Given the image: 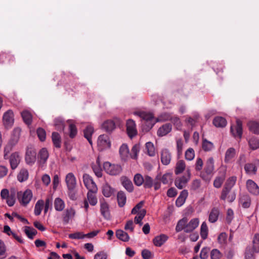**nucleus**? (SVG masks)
<instances>
[{"instance_id": "obj_1", "label": "nucleus", "mask_w": 259, "mask_h": 259, "mask_svg": "<svg viewBox=\"0 0 259 259\" xmlns=\"http://www.w3.org/2000/svg\"><path fill=\"white\" fill-rule=\"evenodd\" d=\"M65 183L67 187V193L71 200H76V191L75 188L77 182L74 175L72 172L67 174L65 177Z\"/></svg>"}, {"instance_id": "obj_2", "label": "nucleus", "mask_w": 259, "mask_h": 259, "mask_svg": "<svg viewBox=\"0 0 259 259\" xmlns=\"http://www.w3.org/2000/svg\"><path fill=\"white\" fill-rule=\"evenodd\" d=\"M214 169V159L212 157H209L207 160L204 169L201 172L200 177L203 180L209 182L212 177Z\"/></svg>"}, {"instance_id": "obj_3", "label": "nucleus", "mask_w": 259, "mask_h": 259, "mask_svg": "<svg viewBox=\"0 0 259 259\" xmlns=\"http://www.w3.org/2000/svg\"><path fill=\"white\" fill-rule=\"evenodd\" d=\"M16 191L14 188L11 189L10 191L7 189H3L1 192V197L2 199L6 201L9 206H12L15 203Z\"/></svg>"}, {"instance_id": "obj_4", "label": "nucleus", "mask_w": 259, "mask_h": 259, "mask_svg": "<svg viewBox=\"0 0 259 259\" xmlns=\"http://www.w3.org/2000/svg\"><path fill=\"white\" fill-rule=\"evenodd\" d=\"M36 159V151L32 145L27 147L25 154V161L27 165H33Z\"/></svg>"}, {"instance_id": "obj_5", "label": "nucleus", "mask_w": 259, "mask_h": 259, "mask_svg": "<svg viewBox=\"0 0 259 259\" xmlns=\"http://www.w3.org/2000/svg\"><path fill=\"white\" fill-rule=\"evenodd\" d=\"M105 171L112 176L120 174L122 171V167L119 164H111L109 162H105L103 165Z\"/></svg>"}, {"instance_id": "obj_6", "label": "nucleus", "mask_w": 259, "mask_h": 259, "mask_svg": "<svg viewBox=\"0 0 259 259\" xmlns=\"http://www.w3.org/2000/svg\"><path fill=\"white\" fill-rule=\"evenodd\" d=\"M134 114L138 115L144 120L145 125L147 126L148 130H150L155 124L154 116L152 113L145 112H135Z\"/></svg>"}, {"instance_id": "obj_7", "label": "nucleus", "mask_w": 259, "mask_h": 259, "mask_svg": "<svg viewBox=\"0 0 259 259\" xmlns=\"http://www.w3.org/2000/svg\"><path fill=\"white\" fill-rule=\"evenodd\" d=\"M31 190L27 189L24 192L19 191L17 192L18 199L21 204L24 206L27 205L32 198Z\"/></svg>"}, {"instance_id": "obj_8", "label": "nucleus", "mask_w": 259, "mask_h": 259, "mask_svg": "<svg viewBox=\"0 0 259 259\" xmlns=\"http://www.w3.org/2000/svg\"><path fill=\"white\" fill-rule=\"evenodd\" d=\"M21 130L19 128H16L14 130V134H16L15 139H12L9 141L4 149V159L8 158V155L12 150L13 147L17 143L19 136L20 134Z\"/></svg>"}, {"instance_id": "obj_9", "label": "nucleus", "mask_w": 259, "mask_h": 259, "mask_svg": "<svg viewBox=\"0 0 259 259\" xmlns=\"http://www.w3.org/2000/svg\"><path fill=\"white\" fill-rule=\"evenodd\" d=\"M191 174L190 169H187L186 174L181 177L176 179L175 181V186L179 189H182L191 178Z\"/></svg>"}, {"instance_id": "obj_10", "label": "nucleus", "mask_w": 259, "mask_h": 259, "mask_svg": "<svg viewBox=\"0 0 259 259\" xmlns=\"http://www.w3.org/2000/svg\"><path fill=\"white\" fill-rule=\"evenodd\" d=\"M97 144L100 151L109 148L111 146V143L109 136L105 134L100 135L98 137Z\"/></svg>"}, {"instance_id": "obj_11", "label": "nucleus", "mask_w": 259, "mask_h": 259, "mask_svg": "<svg viewBox=\"0 0 259 259\" xmlns=\"http://www.w3.org/2000/svg\"><path fill=\"white\" fill-rule=\"evenodd\" d=\"M82 179L83 184L88 190H91L93 192L98 191V188L95 183L89 174H83Z\"/></svg>"}, {"instance_id": "obj_12", "label": "nucleus", "mask_w": 259, "mask_h": 259, "mask_svg": "<svg viewBox=\"0 0 259 259\" xmlns=\"http://www.w3.org/2000/svg\"><path fill=\"white\" fill-rule=\"evenodd\" d=\"M76 214L75 210L72 208H66L62 214V221L64 224H67L74 218Z\"/></svg>"}, {"instance_id": "obj_13", "label": "nucleus", "mask_w": 259, "mask_h": 259, "mask_svg": "<svg viewBox=\"0 0 259 259\" xmlns=\"http://www.w3.org/2000/svg\"><path fill=\"white\" fill-rule=\"evenodd\" d=\"M231 132L234 137H239L240 139L242 135V123L239 119H236V125L234 126H231Z\"/></svg>"}, {"instance_id": "obj_14", "label": "nucleus", "mask_w": 259, "mask_h": 259, "mask_svg": "<svg viewBox=\"0 0 259 259\" xmlns=\"http://www.w3.org/2000/svg\"><path fill=\"white\" fill-rule=\"evenodd\" d=\"M246 187L248 191L251 194L255 196L259 195V187L253 180H247Z\"/></svg>"}, {"instance_id": "obj_15", "label": "nucleus", "mask_w": 259, "mask_h": 259, "mask_svg": "<svg viewBox=\"0 0 259 259\" xmlns=\"http://www.w3.org/2000/svg\"><path fill=\"white\" fill-rule=\"evenodd\" d=\"M126 131L128 136L131 138L137 134L136 124L133 120H127L126 122Z\"/></svg>"}, {"instance_id": "obj_16", "label": "nucleus", "mask_w": 259, "mask_h": 259, "mask_svg": "<svg viewBox=\"0 0 259 259\" xmlns=\"http://www.w3.org/2000/svg\"><path fill=\"white\" fill-rule=\"evenodd\" d=\"M3 122L6 127H11L14 123V115L12 110H8L3 115Z\"/></svg>"}, {"instance_id": "obj_17", "label": "nucleus", "mask_w": 259, "mask_h": 259, "mask_svg": "<svg viewBox=\"0 0 259 259\" xmlns=\"http://www.w3.org/2000/svg\"><path fill=\"white\" fill-rule=\"evenodd\" d=\"M100 211L104 219L106 220L110 219L109 206L104 200L100 201Z\"/></svg>"}, {"instance_id": "obj_18", "label": "nucleus", "mask_w": 259, "mask_h": 259, "mask_svg": "<svg viewBox=\"0 0 259 259\" xmlns=\"http://www.w3.org/2000/svg\"><path fill=\"white\" fill-rule=\"evenodd\" d=\"M21 161V157L18 152L13 153L9 158L11 167L13 170L15 169Z\"/></svg>"}, {"instance_id": "obj_19", "label": "nucleus", "mask_w": 259, "mask_h": 259, "mask_svg": "<svg viewBox=\"0 0 259 259\" xmlns=\"http://www.w3.org/2000/svg\"><path fill=\"white\" fill-rule=\"evenodd\" d=\"M172 130V125L170 123H165L160 126L157 132V136L159 137H163L166 136L171 132Z\"/></svg>"}, {"instance_id": "obj_20", "label": "nucleus", "mask_w": 259, "mask_h": 259, "mask_svg": "<svg viewBox=\"0 0 259 259\" xmlns=\"http://www.w3.org/2000/svg\"><path fill=\"white\" fill-rule=\"evenodd\" d=\"M240 204L244 208H249L251 204V199L248 194L243 193L240 195Z\"/></svg>"}, {"instance_id": "obj_21", "label": "nucleus", "mask_w": 259, "mask_h": 259, "mask_svg": "<svg viewBox=\"0 0 259 259\" xmlns=\"http://www.w3.org/2000/svg\"><path fill=\"white\" fill-rule=\"evenodd\" d=\"M171 155L167 149H162L161 152V161L164 165H168L171 160Z\"/></svg>"}, {"instance_id": "obj_22", "label": "nucleus", "mask_w": 259, "mask_h": 259, "mask_svg": "<svg viewBox=\"0 0 259 259\" xmlns=\"http://www.w3.org/2000/svg\"><path fill=\"white\" fill-rule=\"evenodd\" d=\"M199 220L197 218L192 219L185 227V232L189 233L195 229L199 225Z\"/></svg>"}, {"instance_id": "obj_23", "label": "nucleus", "mask_w": 259, "mask_h": 259, "mask_svg": "<svg viewBox=\"0 0 259 259\" xmlns=\"http://www.w3.org/2000/svg\"><path fill=\"white\" fill-rule=\"evenodd\" d=\"M168 238V236L165 234L157 236L153 240V243L155 246L160 247L167 241Z\"/></svg>"}, {"instance_id": "obj_24", "label": "nucleus", "mask_w": 259, "mask_h": 259, "mask_svg": "<svg viewBox=\"0 0 259 259\" xmlns=\"http://www.w3.org/2000/svg\"><path fill=\"white\" fill-rule=\"evenodd\" d=\"M49 156V152L46 148H43L40 149L38 153L39 162L40 164H45L47 162Z\"/></svg>"}, {"instance_id": "obj_25", "label": "nucleus", "mask_w": 259, "mask_h": 259, "mask_svg": "<svg viewBox=\"0 0 259 259\" xmlns=\"http://www.w3.org/2000/svg\"><path fill=\"white\" fill-rule=\"evenodd\" d=\"M188 193L187 190H183L179 196L177 198L176 201V205L178 207L181 206L185 202L186 199L188 196Z\"/></svg>"}, {"instance_id": "obj_26", "label": "nucleus", "mask_w": 259, "mask_h": 259, "mask_svg": "<svg viewBox=\"0 0 259 259\" xmlns=\"http://www.w3.org/2000/svg\"><path fill=\"white\" fill-rule=\"evenodd\" d=\"M247 126L250 132L255 135H259V122L256 121H249Z\"/></svg>"}, {"instance_id": "obj_27", "label": "nucleus", "mask_w": 259, "mask_h": 259, "mask_svg": "<svg viewBox=\"0 0 259 259\" xmlns=\"http://www.w3.org/2000/svg\"><path fill=\"white\" fill-rule=\"evenodd\" d=\"M236 150L233 148H229L225 153L224 161L226 163L230 162L231 160L235 156Z\"/></svg>"}, {"instance_id": "obj_28", "label": "nucleus", "mask_w": 259, "mask_h": 259, "mask_svg": "<svg viewBox=\"0 0 259 259\" xmlns=\"http://www.w3.org/2000/svg\"><path fill=\"white\" fill-rule=\"evenodd\" d=\"M54 206L55 210L57 211H62L65 207L64 201L60 198L57 197L55 199Z\"/></svg>"}, {"instance_id": "obj_29", "label": "nucleus", "mask_w": 259, "mask_h": 259, "mask_svg": "<svg viewBox=\"0 0 259 259\" xmlns=\"http://www.w3.org/2000/svg\"><path fill=\"white\" fill-rule=\"evenodd\" d=\"M122 185L125 189L128 192H131L133 191L134 187L132 181L127 178L124 177L121 178Z\"/></svg>"}, {"instance_id": "obj_30", "label": "nucleus", "mask_w": 259, "mask_h": 259, "mask_svg": "<svg viewBox=\"0 0 259 259\" xmlns=\"http://www.w3.org/2000/svg\"><path fill=\"white\" fill-rule=\"evenodd\" d=\"M115 127V123L112 120L105 121L102 125L103 130L107 132H111Z\"/></svg>"}, {"instance_id": "obj_31", "label": "nucleus", "mask_w": 259, "mask_h": 259, "mask_svg": "<svg viewBox=\"0 0 259 259\" xmlns=\"http://www.w3.org/2000/svg\"><path fill=\"white\" fill-rule=\"evenodd\" d=\"M114 192V189H113L108 183H105L103 185L102 193L105 197H110L112 194H113Z\"/></svg>"}, {"instance_id": "obj_32", "label": "nucleus", "mask_w": 259, "mask_h": 259, "mask_svg": "<svg viewBox=\"0 0 259 259\" xmlns=\"http://www.w3.org/2000/svg\"><path fill=\"white\" fill-rule=\"evenodd\" d=\"M94 133V128L91 126L88 125L83 130L84 137L87 139L89 143L92 145V136Z\"/></svg>"}, {"instance_id": "obj_33", "label": "nucleus", "mask_w": 259, "mask_h": 259, "mask_svg": "<svg viewBox=\"0 0 259 259\" xmlns=\"http://www.w3.org/2000/svg\"><path fill=\"white\" fill-rule=\"evenodd\" d=\"M97 191L93 192L91 190H89L87 194L88 201H89L91 205L95 206L97 204L98 200L96 196V193Z\"/></svg>"}, {"instance_id": "obj_34", "label": "nucleus", "mask_w": 259, "mask_h": 259, "mask_svg": "<svg viewBox=\"0 0 259 259\" xmlns=\"http://www.w3.org/2000/svg\"><path fill=\"white\" fill-rule=\"evenodd\" d=\"M28 176L29 173L27 169L22 168L17 175V179L20 182L22 183L26 181L28 179Z\"/></svg>"}, {"instance_id": "obj_35", "label": "nucleus", "mask_w": 259, "mask_h": 259, "mask_svg": "<svg viewBox=\"0 0 259 259\" xmlns=\"http://www.w3.org/2000/svg\"><path fill=\"white\" fill-rule=\"evenodd\" d=\"M213 123L216 127H224L227 124V121L224 117L218 116L214 118Z\"/></svg>"}, {"instance_id": "obj_36", "label": "nucleus", "mask_w": 259, "mask_h": 259, "mask_svg": "<svg viewBox=\"0 0 259 259\" xmlns=\"http://www.w3.org/2000/svg\"><path fill=\"white\" fill-rule=\"evenodd\" d=\"M116 236L118 239L123 242L128 241L130 238L128 234L122 230H117L116 232Z\"/></svg>"}, {"instance_id": "obj_37", "label": "nucleus", "mask_w": 259, "mask_h": 259, "mask_svg": "<svg viewBox=\"0 0 259 259\" xmlns=\"http://www.w3.org/2000/svg\"><path fill=\"white\" fill-rule=\"evenodd\" d=\"M21 116L24 122L27 125H30L32 122V116L31 113L27 111L24 110L21 112Z\"/></svg>"}, {"instance_id": "obj_38", "label": "nucleus", "mask_w": 259, "mask_h": 259, "mask_svg": "<svg viewBox=\"0 0 259 259\" xmlns=\"http://www.w3.org/2000/svg\"><path fill=\"white\" fill-rule=\"evenodd\" d=\"M249 147L252 150L259 148V139L257 138L253 137L248 141Z\"/></svg>"}, {"instance_id": "obj_39", "label": "nucleus", "mask_w": 259, "mask_h": 259, "mask_svg": "<svg viewBox=\"0 0 259 259\" xmlns=\"http://www.w3.org/2000/svg\"><path fill=\"white\" fill-rule=\"evenodd\" d=\"M219 215V209L216 208H212L209 215L208 221L212 223L215 222L218 220Z\"/></svg>"}, {"instance_id": "obj_40", "label": "nucleus", "mask_w": 259, "mask_h": 259, "mask_svg": "<svg viewBox=\"0 0 259 259\" xmlns=\"http://www.w3.org/2000/svg\"><path fill=\"white\" fill-rule=\"evenodd\" d=\"M117 199L119 206L123 207L125 205L126 200V197L124 193L122 191L119 192L117 193Z\"/></svg>"}, {"instance_id": "obj_41", "label": "nucleus", "mask_w": 259, "mask_h": 259, "mask_svg": "<svg viewBox=\"0 0 259 259\" xmlns=\"http://www.w3.org/2000/svg\"><path fill=\"white\" fill-rule=\"evenodd\" d=\"M253 252L255 253L259 252V234H255L252 240Z\"/></svg>"}, {"instance_id": "obj_42", "label": "nucleus", "mask_w": 259, "mask_h": 259, "mask_svg": "<svg viewBox=\"0 0 259 259\" xmlns=\"http://www.w3.org/2000/svg\"><path fill=\"white\" fill-rule=\"evenodd\" d=\"M119 153L122 159H126L129 154V149L127 145L123 144L120 146Z\"/></svg>"}, {"instance_id": "obj_43", "label": "nucleus", "mask_w": 259, "mask_h": 259, "mask_svg": "<svg viewBox=\"0 0 259 259\" xmlns=\"http://www.w3.org/2000/svg\"><path fill=\"white\" fill-rule=\"evenodd\" d=\"M14 60V57L10 54L5 53H2L0 54V63H4L6 61L8 62H13Z\"/></svg>"}, {"instance_id": "obj_44", "label": "nucleus", "mask_w": 259, "mask_h": 259, "mask_svg": "<svg viewBox=\"0 0 259 259\" xmlns=\"http://www.w3.org/2000/svg\"><path fill=\"white\" fill-rule=\"evenodd\" d=\"M52 141L54 146L56 148L61 147V137L60 135L56 132H53L52 135Z\"/></svg>"}, {"instance_id": "obj_45", "label": "nucleus", "mask_w": 259, "mask_h": 259, "mask_svg": "<svg viewBox=\"0 0 259 259\" xmlns=\"http://www.w3.org/2000/svg\"><path fill=\"white\" fill-rule=\"evenodd\" d=\"M146 214V210L144 209L141 210L138 212V215L136 216L135 218V222L139 224L140 226L143 225V223L142 222V219L144 218Z\"/></svg>"}, {"instance_id": "obj_46", "label": "nucleus", "mask_w": 259, "mask_h": 259, "mask_svg": "<svg viewBox=\"0 0 259 259\" xmlns=\"http://www.w3.org/2000/svg\"><path fill=\"white\" fill-rule=\"evenodd\" d=\"M186 165L183 160H179L176 164L175 172L176 175L181 174L185 169Z\"/></svg>"}, {"instance_id": "obj_47", "label": "nucleus", "mask_w": 259, "mask_h": 259, "mask_svg": "<svg viewBox=\"0 0 259 259\" xmlns=\"http://www.w3.org/2000/svg\"><path fill=\"white\" fill-rule=\"evenodd\" d=\"M244 169L247 174H255L257 168L255 164L253 163H247L244 165Z\"/></svg>"}, {"instance_id": "obj_48", "label": "nucleus", "mask_w": 259, "mask_h": 259, "mask_svg": "<svg viewBox=\"0 0 259 259\" xmlns=\"http://www.w3.org/2000/svg\"><path fill=\"white\" fill-rule=\"evenodd\" d=\"M187 221L188 220L186 218H184L179 221L176 227V231L177 232H179L183 229L185 230V227L186 226Z\"/></svg>"}, {"instance_id": "obj_49", "label": "nucleus", "mask_w": 259, "mask_h": 259, "mask_svg": "<svg viewBox=\"0 0 259 259\" xmlns=\"http://www.w3.org/2000/svg\"><path fill=\"white\" fill-rule=\"evenodd\" d=\"M44 205V200L41 199V200H38L36 202V203L35 205L34 210V214L36 215H39L40 214L41 211L42 209V207Z\"/></svg>"}, {"instance_id": "obj_50", "label": "nucleus", "mask_w": 259, "mask_h": 259, "mask_svg": "<svg viewBox=\"0 0 259 259\" xmlns=\"http://www.w3.org/2000/svg\"><path fill=\"white\" fill-rule=\"evenodd\" d=\"M24 232L26 235L27 236V237L31 239H33L34 236L37 233V231L36 230L32 228L27 226H26L25 227Z\"/></svg>"}, {"instance_id": "obj_51", "label": "nucleus", "mask_w": 259, "mask_h": 259, "mask_svg": "<svg viewBox=\"0 0 259 259\" xmlns=\"http://www.w3.org/2000/svg\"><path fill=\"white\" fill-rule=\"evenodd\" d=\"M202 147L205 151H210L214 148L213 143L206 139H203Z\"/></svg>"}, {"instance_id": "obj_52", "label": "nucleus", "mask_w": 259, "mask_h": 259, "mask_svg": "<svg viewBox=\"0 0 259 259\" xmlns=\"http://www.w3.org/2000/svg\"><path fill=\"white\" fill-rule=\"evenodd\" d=\"M200 235L203 239H205L208 235V228L206 223H202L200 228Z\"/></svg>"}, {"instance_id": "obj_53", "label": "nucleus", "mask_w": 259, "mask_h": 259, "mask_svg": "<svg viewBox=\"0 0 259 259\" xmlns=\"http://www.w3.org/2000/svg\"><path fill=\"white\" fill-rule=\"evenodd\" d=\"M147 154L150 156H153L155 154V148L152 143L147 142L145 145Z\"/></svg>"}, {"instance_id": "obj_54", "label": "nucleus", "mask_w": 259, "mask_h": 259, "mask_svg": "<svg viewBox=\"0 0 259 259\" xmlns=\"http://www.w3.org/2000/svg\"><path fill=\"white\" fill-rule=\"evenodd\" d=\"M92 169L98 178H101L102 176V169L101 165L98 164H93L92 165Z\"/></svg>"}, {"instance_id": "obj_55", "label": "nucleus", "mask_w": 259, "mask_h": 259, "mask_svg": "<svg viewBox=\"0 0 259 259\" xmlns=\"http://www.w3.org/2000/svg\"><path fill=\"white\" fill-rule=\"evenodd\" d=\"M237 178L236 177H232L229 178L225 185V187L231 190L232 188L235 185Z\"/></svg>"}, {"instance_id": "obj_56", "label": "nucleus", "mask_w": 259, "mask_h": 259, "mask_svg": "<svg viewBox=\"0 0 259 259\" xmlns=\"http://www.w3.org/2000/svg\"><path fill=\"white\" fill-rule=\"evenodd\" d=\"M225 179V177L224 175L222 176L217 177L213 182L214 187L217 188H220L224 182Z\"/></svg>"}, {"instance_id": "obj_57", "label": "nucleus", "mask_w": 259, "mask_h": 259, "mask_svg": "<svg viewBox=\"0 0 259 259\" xmlns=\"http://www.w3.org/2000/svg\"><path fill=\"white\" fill-rule=\"evenodd\" d=\"M140 151V145L138 144L135 145L132 149L131 154V156L133 159H137L138 157V153Z\"/></svg>"}, {"instance_id": "obj_58", "label": "nucleus", "mask_w": 259, "mask_h": 259, "mask_svg": "<svg viewBox=\"0 0 259 259\" xmlns=\"http://www.w3.org/2000/svg\"><path fill=\"white\" fill-rule=\"evenodd\" d=\"M6 246L4 243L0 240V259H3L7 257Z\"/></svg>"}, {"instance_id": "obj_59", "label": "nucleus", "mask_w": 259, "mask_h": 259, "mask_svg": "<svg viewBox=\"0 0 259 259\" xmlns=\"http://www.w3.org/2000/svg\"><path fill=\"white\" fill-rule=\"evenodd\" d=\"M144 178L141 174H137L134 177V180L135 184L138 186H140L143 184L144 181Z\"/></svg>"}, {"instance_id": "obj_60", "label": "nucleus", "mask_w": 259, "mask_h": 259, "mask_svg": "<svg viewBox=\"0 0 259 259\" xmlns=\"http://www.w3.org/2000/svg\"><path fill=\"white\" fill-rule=\"evenodd\" d=\"M69 238L72 239H81L84 238V234L81 232H76L74 233L70 234Z\"/></svg>"}, {"instance_id": "obj_61", "label": "nucleus", "mask_w": 259, "mask_h": 259, "mask_svg": "<svg viewBox=\"0 0 259 259\" xmlns=\"http://www.w3.org/2000/svg\"><path fill=\"white\" fill-rule=\"evenodd\" d=\"M195 156L194 151L192 148H189L185 152V158L188 160H192Z\"/></svg>"}, {"instance_id": "obj_62", "label": "nucleus", "mask_w": 259, "mask_h": 259, "mask_svg": "<svg viewBox=\"0 0 259 259\" xmlns=\"http://www.w3.org/2000/svg\"><path fill=\"white\" fill-rule=\"evenodd\" d=\"M161 182L164 184H167L172 180V174L166 173L161 178Z\"/></svg>"}, {"instance_id": "obj_63", "label": "nucleus", "mask_w": 259, "mask_h": 259, "mask_svg": "<svg viewBox=\"0 0 259 259\" xmlns=\"http://www.w3.org/2000/svg\"><path fill=\"white\" fill-rule=\"evenodd\" d=\"M144 185L145 188H151L153 185V182L152 179L148 176H146L144 178Z\"/></svg>"}, {"instance_id": "obj_64", "label": "nucleus", "mask_w": 259, "mask_h": 259, "mask_svg": "<svg viewBox=\"0 0 259 259\" xmlns=\"http://www.w3.org/2000/svg\"><path fill=\"white\" fill-rule=\"evenodd\" d=\"M210 250L209 247H203L200 252V257L201 259H207L208 257V253Z\"/></svg>"}]
</instances>
